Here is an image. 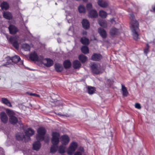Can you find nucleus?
<instances>
[{
  "instance_id": "obj_1",
  "label": "nucleus",
  "mask_w": 155,
  "mask_h": 155,
  "mask_svg": "<svg viewBox=\"0 0 155 155\" xmlns=\"http://www.w3.org/2000/svg\"><path fill=\"white\" fill-rule=\"evenodd\" d=\"M130 29L132 32V35L134 39L137 40L138 39L139 31L138 22L135 18L133 15H131Z\"/></svg>"
},
{
  "instance_id": "obj_2",
  "label": "nucleus",
  "mask_w": 155,
  "mask_h": 155,
  "mask_svg": "<svg viewBox=\"0 0 155 155\" xmlns=\"http://www.w3.org/2000/svg\"><path fill=\"white\" fill-rule=\"evenodd\" d=\"M60 134L57 132H53L51 142L52 145L51 147L50 152L52 153L55 152L58 148V145L59 142Z\"/></svg>"
},
{
  "instance_id": "obj_3",
  "label": "nucleus",
  "mask_w": 155,
  "mask_h": 155,
  "mask_svg": "<svg viewBox=\"0 0 155 155\" xmlns=\"http://www.w3.org/2000/svg\"><path fill=\"white\" fill-rule=\"evenodd\" d=\"M34 133V130L32 128H29L25 130V136L24 135H22L21 133H18L16 134V138L18 140H21L23 139L24 138H26V137H27L28 138H29V137L33 135Z\"/></svg>"
},
{
  "instance_id": "obj_4",
  "label": "nucleus",
  "mask_w": 155,
  "mask_h": 155,
  "mask_svg": "<svg viewBox=\"0 0 155 155\" xmlns=\"http://www.w3.org/2000/svg\"><path fill=\"white\" fill-rule=\"evenodd\" d=\"M78 147L77 143L74 142L71 143L67 150V153L70 155H72Z\"/></svg>"
},
{
  "instance_id": "obj_5",
  "label": "nucleus",
  "mask_w": 155,
  "mask_h": 155,
  "mask_svg": "<svg viewBox=\"0 0 155 155\" xmlns=\"http://www.w3.org/2000/svg\"><path fill=\"white\" fill-rule=\"evenodd\" d=\"M46 132V130L43 127H40L38 130V134L36 135L37 140H42L44 139V136Z\"/></svg>"
},
{
  "instance_id": "obj_6",
  "label": "nucleus",
  "mask_w": 155,
  "mask_h": 155,
  "mask_svg": "<svg viewBox=\"0 0 155 155\" xmlns=\"http://www.w3.org/2000/svg\"><path fill=\"white\" fill-rule=\"evenodd\" d=\"M91 67L92 72L94 73L98 74L101 72V66L100 64L93 63Z\"/></svg>"
},
{
  "instance_id": "obj_7",
  "label": "nucleus",
  "mask_w": 155,
  "mask_h": 155,
  "mask_svg": "<svg viewBox=\"0 0 155 155\" xmlns=\"http://www.w3.org/2000/svg\"><path fill=\"white\" fill-rule=\"evenodd\" d=\"M42 56H38L37 54L35 52L31 53L29 55V58L32 61H37L41 62L42 59Z\"/></svg>"
},
{
  "instance_id": "obj_8",
  "label": "nucleus",
  "mask_w": 155,
  "mask_h": 155,
  "mask_svg": "<svg viewBox=\"0 0 155 155\" xmlns=\"http://www.w3.org/2000/svg\"><path fill=\"white\" fill-rule=\"evenodd\" d=\"M6 59L7 61L6 64L7 65L11 64L12 62L15 63H16L20 60V57L16 55H15L12 58H11L10 57H8Z\"/></svg>"
},
{
  "instance_id": "obj_9",
  "label": "nucleus",
  "mask_w": 155,
  "mask_h": 155,
  "mask_svg": "<svg viewBox=\"0 0 155 155\" xmlns=\"http://www.w3.org/2000/svg\"><path fill=\"white\" fill-rule=\"evenodd\" d=\"M18 36L11 37L9 39L10 42L16 48H18L19 47V44L18 42Z\"/></svg>"
},
{
  "instance_id": "obj_10",
  "label": "nucleus",
  "mask_w": 155,
  "mask_h": 155,
  "mask_svg": "<svg viewBox=\"0 0 155 155\" xmlns=\"http://www.w3.org/2000/svg\"><path fill=\"white\" fill-rule=\"evenodd\" d=\"M40 62L42 63L47 67H50L53 64V61L52 60L49 58L44 59L43 57Z\"/></svg>"
},
{
  "instance_id": "obj_11",
  "label": "nucleus",
  "mask_w": 155,
  "mask_h": 155,
  "mask_svg": "<svg viewBox=\"0 0 155 155\" xmlns=\"http://www.w3.org/2000/svg\"><path fill=\"white\" fill-rule=\"evenodd\" d=\"M61 140L62 145H66L68 143L70 139L67 135H64L61 137Z\"/></svg>"
},
{
  "instance_id": "obj_12",
  "label": "nucleus",
  "mask_w": 155,
  "mask_h": 155,
  "mask_svg": "<svg viewBox=\"0 0 155 155\" xmlns=\"http://www.w3.org/2000/svg\"><path fill=\"white\" fill-rule=\"evenodd\" d=\"M97 3L99 6L102 8H106L108 6V3L104 0H98Z\"/></svg>"
},
{
  "instance_id": "obj_13",
  "label": "nucleus",
  "mask_w": 155,
  "mask_h": 155,
  "mask_svg": "<svg viewBox=\"0 0 155 155\" xmlns=\"http://www.w3.org/2000/svg\"><path fill=\"white\" fill-rule=\"evenodd\" d=\"M98 16V14L97 11L94 9H92L89 11L88 12V16L92 18L97 17Z\"/></svg>"
},
{
  "instance_id": "obj_14",
  "label": "nucleus",
  "mask_w": 155,
  "mask_h": 155,
  "mask_svg": "<svg viewBox=\"0 0 155 155\" xmlns=\"http://www.w3.org/2000/svg\"><path fill=\"white\" fill-rule=\"evenodd\" d=\"M119 33V30L115 28H112L110 31V35L113 37L118 35Z\"/></svg>"
},
{
  "instance_id": "obj_15",
  "label": "nucleus",
  "mask_w": 155,
  "mask_h": 155,
  "mask_svg": "<svg viewBox=\"0 0 155 155\" xmlns=\"http://www.w3.org/2000/svg\"><path fill=\"white\" fill-rule=\"evenodd\" d=\"M1 119L2 121L4 123H6L8 120V118L6 114L4 112H2L0 114Z\"/></svg>"
},
{
  "instance_id": "obj_16",
  "label": "nucleus",
  "mask_w": 155,
  "mask_h": 155,
  "mask_svg": "<svg viewBox=\"0 0 155 155\" xmlns=\"http://www.w3.org/2000/svg\"><path fill=\"white\" fill-rule=\"evenodd\" d=\"M10 33L11 34H15L18 31V29L15 26L12 25H10L8 27Z\"/></svg>"
},
{
  "instance_id": "obj_17",
  "label": "nucleus",
  "mask_w": 155,
  "mask_h": 155,
  "mask_svg": "<svg viewBox=\"0 0 155 155\" xmlns=\"http://www.w3.org/2000/svg\"><path fill=\"white\" fill-rule=\"evenodd\" d=\"M41 147V144L38 141L35 142L33 145V150L38 151Z\"/></svg>"
},
{
  "instance_id": "obj_18",
  "label": "nucleus",
  "mask_w": 155,
  "mask_h": 155,
  "mask_svg": "<svg viewBox=\"0 0 155 155\" xmlns=\"http://www.w3.org/2000/svg\"><path fill=\"white\" fill-rule=\"evenodd\" d=\"M98 32L102 38H105L106 37L107 34L106 31L104 29L101 28H99L98 29Z\"/></svg>"
},
{
  "instance_id": "obj_19",
  "label": "nucleus",
  "mask_w": 155,
  "mask_h": 155,
  "mask_svg": "<svg viewBox=\"0 0 155 155\" xmlns=\"http://www.w3.org/2000/svg\"><path fill=\"white\" fill-rule=\"evenodd\" d=\"M82 24L83 27L85 29H88L90 27V24L88 21L86 19L83 20Z\"/></svg>"
},
{
  "instance_id": "obj_20",
  "label": "nucleus",
  "mask_w": 155,
  "mask_h": 155,
  "mask_svg": "<svg viewBox=\"0 0 155 155\" xmlns=\"http://www.w3.org/2000/svg\"><path fill=\"white\" fill-rule=\"evenodd\" d=\"M3 16L7 19H11L12 18V14L8 12H4L3 13Z\"/></svg>"
},
{
  "instance_id": "obj_21",
  "label": "nucleus",
  "mask_w": 155,
  "mask_h": 155,
  "mask_svg": "<svg viewBox=\"0 0 155 155\" xmlns=\"http://www.w3.org/2000/svg\"><path fill=\"white\" fill-rule=\"evenodd\" d=\"M1 7L2 9L7 10L9 8V5L7 2H3L1 3Z\"/></svg>"
},
{
  "instance_id": "obj_22",
  "label": "nucleus",
  "mask_w": 155,
  "mask_h": 155,
  "mask_svg": "<svg viewBox=\"0 0 155 155\" xmlns=\"http://www.w3.org/2000/svg\"><path fill=\"white\" fill-rule=\"evenodd\" d=\"M102 58V56L99 54H94L92 56L91 59L93 61H98Z\"/></svg>"
},
{
  "instance_id": "obj_23",
  "label": "nucleus",
  "mask_w": 155,
  "mask_h": 155,
  "mask_svg": "<svg viewBox=\"0 0 155 155\" xmlns=\"http://www.w3.org/2000/svg\"><path fill=\"white\" fill-rule=\"evenodd\" d=\"M55 69L57 72L61 71L63 70V67L62 65L59 63H56L54 65Z\"/></svg>"
},
{
  "instance_id": "obj_24",
  "label": "nucleus",
  "mask_w": 155,
  "mask_h": 155,
  "mask_svg": "<svg viewBox=\"0 0 155 155\" xmlns=\"http://www.w3.org/2000/svg\"><path fill=\"white\" fill-rule=\"evenodd\" d=\"M121 90L122 91L123 95L124 96H127L128 94V92L126 87L122 84H121Z\"/></svg>"
},
{
  "instance_id": "obj_25",
  "label": "nucleus",
  "mask_w": 155,
  "mask_h": 155,
  "mask_svg": "<svg viewBox=\"0 0 155 155\" xmlns=\"http://www.w3.org/2000/svg\"><path fill=\"white\" fill-rule=\"evenodd\" d=\"M2 101L3 103L6 104L7 106L10 107H12V106L11 104V103L7 99L3 98L2 99Z\"/></svg>"
},
{
  "instance_id": "obj_26",
  "label": "nucleus",
  "mask_w": 155,
  "mask_h": 155,
  "mask_svg": "<svg viewBox=\"0 0 155 155\" xmlns=\"http://www.w3.org/2000/svg\"><path fill=\"white\" fill-rule=\"evenodd\" d=\"M87 89L88 93L90 94H94L95 91V88L93 87L89 86Z\"/></svg>"
},
{
  "instance_id": "obj_27",
  "label": "nucleus",
  "mask_w": 155,
  "mask_h": 155,
  "mask_svg": "<svg viewBox=\"0 0 155 155\" xmlns=\"http://www.w3.org/2000/svg\"><path fill=\"white\" fill-rule=\"evenodd\" d=\"M81 64L78 60L74 61L73 63V66L74 68H80Z\"/></svg>"
},
{
  "instance_id": "obj_28",
  "label": "nucleus",
  "mask_w": 155,
  "mask_h": 155,
  "mask_svg": "<svg viewBox=\"0 0 155 155\" xmlns=\"http://www.w3.org/2000/svg\"><path fill=\"white\" fill-rule=\"evenodd\" d=\"M78 59L82 63H84L87 60V57L83 54L80 55L78 57Z\"/></svg>"
},
{
  "instance_id": "obj_29",
  "label": "nucleus",
  "mask_w": 155,
  "mask_h": 155,
  "mask_svg": "<svg viewBox=\"0 0 155 155\" xmlns=\"http://www.w3.org/2000/svg\"><path fill=\"white\" fill-rule=\"evenodd\" d=\"M84 153V148L82 147H80L78 150L74 153V155H82Z\"/></svg>"
},
{
  "instance_id": "obj_30",
  "label": "nucleus",
  "mask_w": 155,
  "mask_h": 155,
  "mask_svg": "<svg viewBox=\"0 0 155 155\" xmlns=\"http://www.w3.org/2000/svg\"><path fill=\"white\" fill-rule=\"evenodd\" d=\"M9 121L12 124H15L18 122V119L15 116L11 117L9 118Z\"/></svg>"
},
{
  "instance_id": "obj_31",
  "label": "nucleus",
  "mask_w": 155,
  "mask_h": 155,
  "mask_svg": "<svg viewBox=\"0 0 155 155\" xmlns=\"http://www.w3.org/2000/svg\"><path fill=\"white\" fill-rule=\"evenodd\" d=\"M99 16L102 18H106L107 16V12L103 10H101L99 12Z\"/></svg>"
},
{
  "instance_id": "obj_32",
  "label": "nucleus",
  "mask_w": 155,
  "mask_h": 155,
  "mask_svg": "<svg viewBox=\"0 0 155 155\" xmlns=\"http://www.w3.org/2000/svg\"><path fill=\"white\" fill-rule=\"evenodd\" d=\"M98 23L101 26L104 28L107 26V22L106 21L102 20H99Z\"/></svg>"
},
{
  "instance_id": "obj_33",
  "label": "nucleus",
  "mask_w": 155,
  "mask_h": 155,
  "mask_svg": "<svg viewBox=\"0 0 155 155\" xmlns=\"http://www.w3.org/2000/svg\"><path fill=\"white\" fill-rule=\"evenodd\" d=\"M71 65V63L69 61L66 60L64 62V66L65 68H69Z\"/></svg>"
},
{
  "instance_id": "obj_34",
  "label": "nucleus",
  "mask_w": 155,
  "mask_h": 155,
  "mask_svg": "<svg viewBox=\"0 0 155 155\" xmlns=\"http://www.w3.org/2000/svg\"><path fill=\"white\" fill-rule=\"evenodd\" d=\"M78 10L80 13H84L85 12V7L82 5H80L78 7Z\"/></svg>"
},
{
  "instance_id": "obj_35",
  "label": "nucleus",
  "mask_w": 155,
  "mask_h": 155,
  "mask_svg": "<svg viewBox=\"0 0 155 155\" xmlns=\"http://www.w3.org/2000/svg\"><path fill=\"white\" fill-rule=\"evenodd\" d=\"M65 147L62 145L59 147L58 151L60 153H63L65 152Z\"/></svg>"
},
{
  "instance_id": "obj_36",
  "label": "nucleus",
  "mask_w": 155,
  "mask_h": 155,
  "mask_svg": "<svg viewBox=\"0 0 155 155\" xmlns=\"http://www.w3.org/2000/svg\"><path fill=\"white\" fill-rule=\"evenodd\" d=\"M81 42L83 44H88L89 43V40L87 38L83 37L81 40Z\"/></svg>"
},
{
  "instance_id": "obj_37",
  "label": "nucleus",
  "mask_w": 155,
  "mask_h": 155,
  "mask_svg": "<svg viewBox=\"0 0 155 155\" xmlns=\"http://www.w3.org/2000/svg\"><path fill=\"white\" fill-rule=\"evenodd\" d=\"M22 48L25 51H28L30 50V46L26 44H24L22 45Z\"/></svg>"
},
{
  "instance_id": "obj_38",
  "label": "nucleus",
  "mask_w": 155,
  "mask_h": 155,
  "mask_svg": "<svg viewBox=\"0 0 155 155\" xmlns=\"http://www.w3.org/2000/svg\"><path fill=\"white\" fill-rule=\"evenodd\" d=\"M82 52L84 54H86L88 53L89 49L87 47L83 46L81 48Z\"/></svg>"
},
{
  "instance_id": "obj_39",
  "label": "nucleus",
  "mask_w": 155,
  "mask_h": 155,
  "mask_svg": "<svg viewBox=\"0 0 155 155\" xmlns=\"http://www.w3.org/2000/svg\"><path fill=\"white\" fill-rule=\"evenodd\" d=\"M6 111L10 117L14 116L15 113L12 110L7 109L6 110Z\"/></svg>"
},
{
  "instance_id": "obj_40",
  "label": "nucleus",
  "mask_w": 155,
  "mask_h": 155,
  "mask_svg": "<svg viewBox=\"0 0 155 155\" xmlns=\"http://www.w3.org/2000/svg\"><path fill=\"white\" fill-rule=\"evenodd\" d=\"M87 7V10L89 12V11H90L91 10H92L91 9L92 8V5L91 3H88L87 5L86 6Z\"/></svg>"
},
{
  "instance_id": "obj_41",
  "label": "nucleus",
  "mask_w": 155,
  "mask_h": 155,
  "mask_svg": "<svg viewBox=\"0 0 155 155\" xmlns=\"http://www.w3.org/2000/svg\"><path fill=\"white\" fill-rule=\"evenodd\" d=\"M135 108L138 109H140L141 108L140 105L139 103H136L135 105Z\"/></svg>"
},
{
  "instance_id": "obj_42",
  "label": "nucleus",
  "mask_w": 155,
  "mask_h": 155,
  "mask_svg": "<svg viewBox=\"0 0 155 155\" xmlns=\"http://www.w3.org/2000/svg\"><path fill=\"white\" fill-rule=\"evenodd\" d=\"M149 46V45L147 44V47H146L144 49V52L146 54H147L148 53Z\"/></svg>"
},
{
  "instance_id": "obj_43",
  "label": "nucleus",
  "mask_w": 155,
  "mask_h": 155,
  "mask_svg": "<svg viewBox=\"0 0 155 155\" xmlns=\"http://www.w3.org/2000/svg\"><path fill=\"white\" fill-rule=\"evenodd\" d=\"M28 155H27V152H24V155H31V151H28Z\"/></svg>"
},
{
  "instance_id": "obj_44",
  "label": "nucleus",
  "mask_w": 155,
  "mask_h": 155,
  "mask_svg": "<svg viewBox=\"0 0 155 155\" xmlns=\"http://www.w3.org/2000/svg\"><path fill=\"white\" fill-rule=\"evenodd\" d=\"M113 12L112 11L111 9H110V13L109 14H111V15H114V13H113Z\"/></svg>"
},
{
  "instance_id": "obj_45",
  "label": "nucleus",
  "mask_w": 155,
  "mask_h": 155,
  "mask_svg": "<svg viewBox=\"0 0 155 155\" xmlns=\"http://www.w3.org/2000/svg\"><path fill=\"white\" fill-rule=\"evenodd\" d=\"M82 34L83 35H86L87 34V32L85 31H83Z\"/></svg>"
},
{
  "instance_id": "obj_46",
  "label": "nucleus",
  "mask_w": 155,
  "mask_h": 155,
  "mask_svg": "<svg viewBox=\"0 0 155 155\" xmlns=\"http://www.w3.org/2000/svg\"><path fill=\"white\" fill-rule=\"evenodd\" d=\"M33 96H35L36 97H39V96L38 95L36 94H34V93H33Z\"/></svg>"
},
{
  "instance_id": "obj_47",
  "label": "nucleus",
  "mask_w": 155,
  "mask_h": 155,
  "mask_svg": "<svg viewBox=\"0 0 155 155\" xmlns=\"http://www.w3.org/2000/svg\"><path fill=\"white\" fill-rule=\"evenodd\" d=\"M49 140V138L48 137L47 139H46L45 140V142H48V141Z\"/></svg>"
},
{
  "instance_id": "obj_48",
  "label": "nucleus",
  "mask_w": 155,
  "mask_h": 155,
  "mask_svg": "<svg viewBox=\"0 0 155 155\" xmlns=\"http://www.w3.org/2000/svg\"><path fill=\"white\" fill-rule=\"evenodd\" d=\"M152 8L154 11H155V6H152Z\"/></svg>"
},
{
  "instance_id": "obj_49",
  "label": "nucleus",
  "mask_w": 155,
  "mask_h": 155,
  "mask_svg": "<svg viewBox=\"0 0 155 155\" xmlns=\"http://www.w3.org/2000/svg\"><path fill=\"white\" fill-rule=\"evenodd\" d=\"M58 43H59L61 42V41L60 38H58Z\"/></svg>"
},
{
  "instance_id": "obj_50",
  "label": "nucleus",
  "mask_w": 155,
  "mask_h": 155,
  "mask_svg": "<svg viewBox=\"0 0 155 155\" xmlns=\"http://www.w3.org/2000/svg\"><path fill=\"white\" fill-rule=\"evenodd\" d=\"M31 96H33V93H30L29 94Z\"/></svg>"
},
{
  "instance_id": "obj_51",
  "label": "nucleus",
  "mask_w": 155,
  "mask_h": 155,
  "mask_svg": "<svg viewBox=\"0 0 155 155\" xmlns=\"http://www.w3.org/2000/svg\"><path fill=\"white\" fill-rule=\"evenodd\" d=\"M68 15H66V18H68Z\"/></svg>"
},
{
  "instance_id": "obj_52",
  "label": "nucleus",
  "mask_w": 155,
  "mask_h": 155,
  "mask_svg": "<svg viewBox=\"0 0 155 155\" xmlns=\"http://www.w3.org/2000/svg\"><path fill=\"white\" fill-rule=\"evenodd\" d=\"M83 1H84V2H86L87 1V0H83Z\"/></svg>"
}]
</instances>
